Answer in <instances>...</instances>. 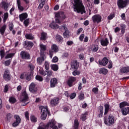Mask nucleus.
Here are the masks:
<instances>
[{"label":"nucleus","mask_w":129,"mask_h":129,"mask_svg":"<svg viewBox=\"0 0 129 129\" xmlns=\"http://www.w3.org/2000/svg\"><path fill=\"white\" fill-rule=\"evenodd\" d=\"M92 50L93 52H97L98 51V46L97 45H95L92 46Z\"/></svg>","instance_id":"37998d69"},{"label":"nucleus","mask_w":129,"mask_h":129,"mask_svg":"<svg viewBox=\"0 0 129 129\" xmlns=\"http://www.w3.org/2000/svg\"><path fill=\"white\" fill-rule=\"evenodd\" d=\"M11 62H12V59H9L5 61V66H10L11 64Z\"/></svg>","instance_id":"603ef678"},{"label":"nucleus","mask_w":129,"mask_h":129,"mask_svg":"<svg viewBox=\"0 0 129 129\" xmlns=\"http://www.w3.org/2000/svg\"><path fill=\"white\" fill-rule=\"evenodd\" d=\"M49 27L50 28H51V29H60V28L61 27V26L60 27H59V26H58V25H57L56 23H55V22H52L50 25H49Z\"/></svg>","instance_id":"412c9836"},{"label":"nucleus","mask_w":129,"mask_h":129,"mask_svg":"<svg viewBox=\"0 0 129 129\" xmlns=\"http://www.w3.org/2000/svg\"><path fill=\"white\" fill-rule=\"evenodd\" d=\"M48 39V36L47 35V33L45 32H42L40 37V40H42L43 41H46Z\"/></svg>","instance_id":"4be33fe9"},{"label":"nucleus","mask_w":129,"mask_h":129,"mask_svg":"<svg viewBox=\"0 0 129 129\" xmlns=\"http://www.w3.org/2000/svg\"><path fill=\"white\" fill-rule=\"evenodd\" d=\"M86 4L89 9H92V3H91V1L90 0H87L86 2Z\"/></svg>","instance_id":"e433bc0d"},{"label":"nucleus","mask_w":129,"mask_h":129,"mask_svg":"<svg viewBox=\"0 0 129 129\" xmlns=\"http://www.w3.org/2000/svg\"><path fill=\"white\" fill-rule=\"evenodd\" d=\"M108 63V59L106 57H104L101 60H99V64L102 66H106Z\"/></svg>","instance_id":"a211bd4d"},{"label":"nucleus","mask_w":129,"mask_h":129,"mask_svg":"<svg viewBox=\"0 0 129 129\" xmlns=\"http://www.w3.org/2000/svg\"><path fill=\"white\" fill-rule=\"evenodd\" d=\"M44 5H45V3L40 2V3L38 6V9H39V10L43 9V7H44Z\"/></svg>","instance_id":"69168bd1"},{"label":"nucleus","mask_w":129,"mask_h":129,"mask_svg":"<svg viewBox=\"0 0 129 129\" xmlns=\"http://www.w3.org/2000/svg\"><path fill=\"white\" fill-rule=\"evenodd\" d=\"M39 73H40L41 75H42L43 76H46V75H47V73L43 70H40L39 71Z\"/></svg>","instance_id":"49530a36"},{"label":"nucleus","mask_w":129,"mask_h":129,"mask_svg":"<svg viewBox=\"0 0 129 129\" xmlns=\"http://www.w3.org/2000/svg\"><path fill=\"white\" fill-rule=\"evenodd\" d=\"M40 48L41 49V51H46V50L47 49V46L44 45L43 44H40Z\"/></svg>","instance_id":"79ce46f5"},{"label":"nucleus","mask_w":129,"mask_h":129,"mask_svg":"<svg viewBox=\"0 0 129 129\" xmlns=\"http://www.w3.org/2000/svg\"><path fill=\"white\" fill-rule=\"evenodd\" d=\"M15 54L14 53H9L6 56H5V59H9V58H12V57H13V56Z\"/></svg>","instance_id":"5fc2aeb1"},{"label":"nucleus","mask_w":129,"mask_h":129,"mask_svg":"<svg viewBox=\"0 0 129 129\" xmlns=\"http://www.w3.org/2000/svg\"><path fill=\"white\" fill-rule=\"evenodd\" d=\"M45 59H46V56L45 55L42 54L41 55L40 57H39L37 59V62L38 65H41L42 63L45 61Z\"/></svg>","instance_id":"f3484780"},{"label":"nucleus","mask_w":129,"mask_h":129,"mask_svg":"<svg viewBox=\"0 0 129 129\" xmlns=\"http://www.w3.org/2000/svg\"><path fill=\"white\" fill-rule=\"evenodd\" d=\"M35 79H36V80H38V81H40V82L43 81V77L39 75H37L36 76Z\"/></svg>","instance_id":"3c124183"},{"label":"nucleus","mask_w":129,"mask_h":129,"mask_svg":"<svg viewBox=\"0 0 129 129\" xmlns=\"http://www.w3.org/2000/svg\"><path fill=\"white\" fill-rule=\"evenodd\" d=\"M88 115V112H86L84 114H82L81 115V119L83 120V121H85V120H86V116Z\"/></svg>","instance_id":"7c9ffc66"},{"label":"nucleus","mask_w":129,"mask_h":129,"mask_svg":"<svg viewBox=\"0 0 129 129\" xmlns=\"http://www.w3.org/2000/svg\"><path fill=\"white\" fill-rule=\"evenodd\" d=\"M108 72V71L107 70V69L102 68V69H100L99 73L100 74H103L104 75H106Z\"/></svg>","instance_id":"b1692460"},{"label":"nucleus","mask_w":129,"mask_h":129,"mask_svg":"<svg viewBox=\"0 0 129 129\" xmlns=\"http://www.w3.org/2000/svg\"><path fill=\"white\" fill-rule=\"evenodd\" d=\"M7 91H9V85H6L4 88V92L7 93Z\"/></svg>","instance_id":"052dcab7"},{"label":"nucleus","mask_w":129,"mask_h":129,"mask_svg":"<svg viewBox=\"0 0 129 129\" xmlns=\"http://www.w3.org/2000/svg\"><path fill=\"white\" fill-rule=\"evenodd\" d=\"M30 119L32 122H37V118L34 115H31Z\"/></svg>","instance_id":"a19ab883"},{"label":"nucleus","mask_w":129,"mask_h":129,"mask_svg":"<svg viewBox=\"0 0 129 129\" xmlns=\"http://www.w3.org/2000/svg\"><path fill=\"white\" fill-rule=\"evenodd\" d=\"M20 103H21L22 106H25L29 103V96L26 91L22 92L21 95L19 98Z\"/></svg>","instance_id":"f03ea898"},{"label":"nucleus","mask_w":129,"mask_h":129,"mask_svg":"<svg viewBox=\"0 0 129 129\" xmlns=\"http://www.w3.org/2000/svg\"><path fill=\"white\" fill-rule=\"evenodd\" d=\"M58 84V80L56 78H53L50 80V87L54 88Z\"/></svg>","instance_id":"f8f14e48"},{"label":"nucleus","mask_w":129,"mask_h":129,"mask_svg":"<svg viewBox=\"0 0 129 129\" xmlns=\"http://www.w3.org/2000/svg\"><path fill=\"white\" fill-rule=\"evenodd\" d=\"M51 50H52V51H53V52H54V53H57V52H58L59 51V48L57 46V45L53 44L51 46Z\"/></svg>","instance_id":"cd10ccee"},{"label":"nucleus","mask_w":129,"mask_h":129,"mask_svg":"<svg viewBox=\"0 0 129 129\" xmlns=\"http://www.w3.org/2000/svg\"><path fill=\"white\" fill-rule=\"evenodd\" d=\"M55 22L57 24H59V25H61L62 24V19H61V17H55Z\"/></svg>","instance_id":"4c0bfd02"},{"label":"nucleus","mask_w":129,"mask_h":129,"mask_svg":"<svg viewBox=\"0 0 129 129\" xmlns=\"http://www.w3.org/2000/svg\"><path fill=\"white\" fill-rule=\"evenodd\" d=\"M128 4V0H118L117 1V6L119 9H123L127 6Z\"/></svg>","instance_id":"39448f33"},{"label":"nucleus","mask_w":129,"mask_h":129,"mask_svg":"<svg viewBox=\"0 0 129 129\" xmlns=\"http://www.w3.org/2000/svg\"><path fill=\"white\" fill-rule=\"evenodd\" d=\"M49 128L50 127V126H47V124L45 127H42V126L40 125L37 129H46V128Z\"/></svg>","instance_id":"774afa93"},{"label":"nucleus","mask_w":129,"mask_h":129,"mask_svg":"<svg viewBox=\"0 0 129 129\" xmlns=\"http://www.w3.org/2000/svg\"><path fill=\"white\" fill-rule=\"evenodd\" d=\"M105 112L104 114H107V113L108 112L109 110V105L108 104H105Z\"/></svg>","instance_id":"58836bf2"},{"label":"nucleus","mask_w":129,"mask_h":129,"mask_svg":"<svg viewBox=\"0 0 129 129\" xmlns=\"http://www.w3.org/2000/svg\"><path fill=\"white\" fill-rule=\"evenodd\" d=\"M12 117H13V115L11 113H8L7 115V119L8 122H10L11 119H12Z\"/></svg>","instance_id":"c03bdc74"},{"label":"nucleus","mask_w":129,"mask_h":129,"mask_svg":"<svg viewBox=\"0 0 129 129\" xmlns=\"http://www.w3.org/2000/svg\"><path fill=\"white\" fill-rule=\"evenodd\" d=\"M28 68L30 69L31 71H33V70H34V68H35L34 65L32 63H30L28 65Z\"/></svg>","instance_id":"13d9d810"},{"label":"nucleus","mask_w":129,"mask_h":129,"mask_svg":"<svg viewBox=\"0 0 129 129\" xmlns=\"http://www.w3.org/2000/svg\"><path fill=\"white\" fill-rule=\"evenodd\" d=\"M129 104L126 102H123L119 104V107L121 109V108H125L124 106H128Z\"/></svg>","instance_id":"c85d7f7f"},{"label":"nucleus","mask_w":129,"mask_h":129,"mask_svg":"<svg viewBox=\"0 0 129 129\" xmlns=\"http://www.w3.org/2000/svg\"><path fill=\"white\" fill-rule=\"evenodd\" d=\"M100 42L102 46H107V45H108V39H107V38L102 39Z\"/></svg>","instance_id":"bb28decb"},{"label":"nucleus","mask_w":129,"mask_h":129,"mask_svg":"<svg viewBox=\"0 0 129 129\" xmlns=\"http://www.w3.org/2000/svg\"><path fill=\"white\" fill-rule=\"evenodd\" d=\"M92 20L93 23H99L101 22V17H93Z\"/></svg>","instance_id":"5701e85b"},{"label":"nucleus","mask_w":129,"mask_h":129,"mask_svg":"<svg viewBox=\"0 0 129 129\" xmlns=\"http://www.w3.org/2000/svg\"><path fill=\"white\" fill-rule=\"evenodd\" d=\"M99 112L103 114V106H101L99 107Z\"/></svg>","instance_id":"338daca9"},{"label":"nucleus","mask_w":129,"mask_h":129,"mask_svg":"<svg viewBox=\"0 0 129 129\" xmlns=\"http://www.w3.org/2000/svg\"><path fill=\"white\" fill-rule=\"evenodd\" d=\"M12 78V76L10 74V71L7 70H6L3 75V79L6 81H10Z\"/></svg>","instance_id":"0eeeda50"},{"label":"nucleus","mask_w":129,"mask_h":129,"mask_svg":"<svg viewBox=\"0 0 129 129\" xmlns=\"http://www.w3.org/2000/svg\"><path fill=\"white\" fill-rule=\"evenodd\" d=\"M65 14L63 12H59L55 14V17H64Z\"/></svg>","instance_id":"ea45409f"},{"label":"nucleus","mask_w":129,"mask_h":129,"mask_svg":"<svg viewBox=\"0 0 129 129\" xmlns=\"http://www.w3.org/2000/svg\"><path fill=\"white\" fill-rule=\"evenodd\" d=\"M17 3L18 9L20 11H21V12H23V11H24V7L21 6V1L20 0H17Z\"/></svg>","instance_id":"c756f323"},{"label":"nucleus","mask_w":129,"mask_h":129,"mask_svg":"<svg viewBox=\"0 0 129 129\" xmlns=\"http://www.w3.org/2000/svg\"><path fill=\"white\" fill-rule=\"evenodd\" d=\"M104 122L108 126L112 125L114 123V117L113 116H109L108 118H107V117H104Z\"/></svg>","instance_id":"20e7f679"},{"label":"nucleus","mask_w":129,"mask_h":129,"mask_svg":"<svg viewBox=\"0 0 129 129\" xmlns=\"http://www.w3.org/2000/svg\"><path fill=\"white\" fill-rule=\"evenodd\" d=\"M50 67L53 71H57L58 69H59L58 65L57 64H51Z\"/></svg>","instance_id":"f704fd0d"},{"label":"nucleus","mask_w":129,"mask_h":129,"mask_svg":"<svg viewBox=\"0 0 129 129\" xmlns=\"http://www.w3.org/2000/svg\"><path fill=\"white\" fill-rule=\"evenodd\" d=\"M22 59H30V54L27 51H22L20 53Z\"/></svg>","instance_id":"dca6fc26"},{"label":"nucleus","mask_w":129,"mask_h":129,"mask_svg":"<svg viewBox=\"0 0 129 129\" xmlns=\"http://www.w3.org/2000/svg\"><path fill=\"white\" fill-rule=\"evenodd\" d=\"M71 68L77 70L79 67V62L77 60H72L71 63Z\"/></svg>","instance_id":"2eb2a0df"},{"label":"nucleus","mask_w":129,"mask_h":129,"mask_svg":"<svg viewBox=\"0 0 129 129\" xmlns=\"http://www.w3.org/2000/svg\"><path fill=\"white\" fill-rule=\"evenodd\" d=\"M14 118H15V119H16V120L12 124V125L13 126L15 127L18 126V125H19V124L21 123V118L20 117V116H19V115H15L14 116Z\"/></svg>","instance_id":"ddd939ff"},{"label":"nucleus","mask_w":129,"mask_h":129,"mask_svg":"<svg viewBox=\"0 0 129 129\" xmlns=\"http://www.w3.org/2000/svg\"><path fill=\"white\" fill-rule=\"evenodd\" d=\"M55 39L57 42H63V37L59 35H56L55 36Z\"/></svg>","instance_id":"473e14b6"},{"label":"nucleus","mask_w":129,"mask_h":129,"mask_svg":"<svg viewBox=\"0 0 129 129\" xmlns=\"http://www.w3.org/2000/svg\"><path fill=\"white\" fill-rule=\"evenodd\" d=\"M41 109V119L42 120H45L47 117V114H49V111L48 110V107L40 106L39 107Z\"/></svg>","instance_id":"7ed1b4c3"},{"label":"nucleus","mask_w":129,"mask_h":129,"mask_svg":"<svg viewBox=\"0 0 129 129\" xmlns=\"http://www.w3.org/2000/svg\"><path fill=\"white\" fill-rule=\"evenodd\" d=\"M45 66V69L47 71L49 70V69L50 68V65L49 64V62L47 61H45L44 63Z\"/></svg>","instance_id":"de8ad7c7"},{"label":"nucleus","mask_w":129,"mask_h":129,"mask_svg":"<svg viewBox=\"0 0 129 129\" xmlns=\"http://www.w3.org/2000/svg\"><path fill=\"white\" fill-rule=\"evenodd\" d=\"M54 51H53V50H50L49 51V57L50 58H52L53 57V55H54Z\"/></svg>","instance_id":"680f3d73"},{"label":"nucleus","mask_w":129,"mask_h":129,"mask_svg":"<svg viewBox=\"0 0 129 129\" xmlns=\"http://www.w3.org/2000/svg\"><path fill=\"white\" fill-rule=\"evenodd\" d=\"M73 7L74 12H76L81 15L86 13L85 7H84L82 0H74Z\"/></svg>","instance_id":"f257e3e1"},{"label":"nucleus","mask_w":129,"mask_h":129,"mask_svg":"<svg viewBox=\"0 0 129 129\" xmlns=\"http://www.w3.org/2000/svg\"><path fill=\"white\" fill-rule=\"evenodd\" d=\"M26 80H27L28 81H30V80H31V79H32V73H28L26 75Z\"/></svg>","instance_id":"c9c22d12"},{"label":"nucleus","mask_w":129,"mask_h":129,"mask_svg":"<svg viewBox=\"0 0 129 129\" xmlns=\"http://www.w3.org/2000/svg\"><path fill=\"white\" fill-rule=\"evenodd\" d=\"M76 81V77H71L69 78L67 81V84L69 87H72V86L75 85L74 82Z\"/></svg>","instance_id":"6e6552de"},{"label":"nucleus","mask_w":129,"mask_h":129,"mask_svg":"<svg viewBox=\"0 0 129 129\" xmlns=\"http://www.w3.org/2000/svg\"><path fill=\"white\" fill-rule=\"evenodd\" d=\"M23 46L25 49H31V48L34 46V43H33L32 42L26 40L24 41Z\"/></svg>","instance_id":"1a4fd4ad"},{"label":"nucleus","mask_w":129,"mask_h":129,"mask_svg":"<svg viewBox=\"0 0 129 129\" xmlns=\"http://www.w3.org/2000/svg\"><path fill=\"white\" fill-rule=\"evenodd\" d=\"M79 125V122L78 121V120L75 119L74 120V129H78Z\"/></svg>","instance_id":"72a5a7b5"},{"label":"nucleus","mask_w":129,"mask_h":129,"mask_svg":"<svg viewBox=\"0 0 129 129\" xmlns=\"http://www.w3.org/2000/svg\"><path fill=\"white\" fill-rule=\"evenodd\" d=\"M59 29H64V32L63 34L64 38L67 39V38H69V37H70V33H69V31H68V29L65 25H61Z\"/></svg>","instance_id":"423d86ee"},{"label":"nucleus","mask_w":129,"mask_h":129,"mask_svg":"<svg viewBox=\"0 0 129 129\" xmlns=\"http://www.w3.org/2000/svg\"><path fill=\"white\" fill-rule=\"evenodd\" d=\"M29 23L30 22L29 21V19H27L24 21V24L26 27L29 25Z\"/></svg>","instance_id":"0e129e2a"},{"label":"nucleus","mask_w":129,"mask_h":129,"mask_svg":"<svg viewBox=\"0 0 129 129\" xmlns=\"http://www.w3.org/2000/svg\"><path fill=\"white\" fill-rule=\"evenodd\" d=\"M9 101L10 102H12V103H15L17 101V100L14 97H11L9 99Z\"/></svg>","instance_id":"6e6d98bb"},{"label":"nucleus","mask_w":129,"mask_h":129,"mask_svg":"<svg viewBox=\"0 0 129 129\" xmlns=\"http://www.w3.org/2000/svg\"><path fill=\"white\" fill-rule=\"evenodd\" d=\"M0 7H1L2 9H4L5 11L7 12L8 11V9L11 7V4L3 1L1 3Z\"/></svg>","instance_id":"9b49d317"},{"label":"nucleus","mask_w":129,"mask_h":129,"mask_svg":"<svg viewBox=\"0 0 129 129\" xmlns=\"http://www.w3.org/2000/svg\"><path fill=\"white\" fill-rule=\"evenodd\" d=\"M29 112L28 111H26L25 113V116L26 118V119H27V120H30V118H29Z\"/></svg>","instance_id":"4d7b16f0"},{"label":"nucleus","mask_w":129,"mask_h":129,"mask_svg":"<svg viewBox=\"0 0 129 129\" xmlns=\"http://www.w3.org/2000/svg\"><path fill=\"white\" fill-rule=\"evenodd\" d=\"M56 122L54 121H51L47 124V126H50L52 129H58V127L56 125Z\"/></svg>","instance_id":"6ab92c4d"},{"label":"nucleus","mask_w":129,"mask_h":129,"mask_svg":"<svg viewBox=\"0 0 129 129\" xmlns=\"http://www.w3.org/2000/svg\"><path fill=\"white\" fill-rule=\"evenodd\" d=\"M79 99L80 100H83V99H84V94L83 93V92H81L80 93V95L79 96Z\"/></svg>","instance_id":"a18cd8bd"},{"label":"nucleus","mask_w":129,"mask_h":129,"mask_svg":"<svg viewBox=\"0 0 129 129\" xmlns=\"http://www.w3.org/2000/svg\"><path fill=\"white\" fill-rule=\"evenodd\" d=\"M6 29H7V25H4L0 28V33L1 35H4L5 32H6Z\"/></svg>","instance_id":"2f4dec72"},{"label":"nucleus","mask_w":129,"mask_h":129,"mask_svg":"<svg viewBox=\"0 0 129 129\" xmlns=\"http://www.w3.org/2000/svg\"><path fill=\"white\" fill-rule=\"evenodd\" d=\"M59 103V98L55 97L51 100L50 102V106H56Z\"/></svg>","instance_id":"4468645a"},{"label":"nucleus","mask_w":129,"mask_h":129,"mask_svg":"<svg viewBox=\"0 0 129 129\" xmlns=\"http://www.w3.org/2000/svg\"><path fill=\"white\" fill-rule=\"evenodd\" d=\"M46 75L48 77H51V76H52V75H53V71H46Z\"/></svg>","instance_id":"8fccbe9b"},{"label":"nucleus","mask_w":129,"mask_h":129,"mask_svg":"<svg viewBox=\"0 0 129 129\" xmlns=\"http://www.w3.org/2000/svg\"><path fill=\"white\" fill-rule=\"evenodd\" d=\"M9 30L10 31H13L14 29V24L12 22H10L9 24Z\"/></svg>","instance_id":"864d4df0"},{"label":"nucleus","mask_w":129,"mask_h":129,"mask_svg":"<svg viewBox=\"0 0 129 129\" xmlns=\"http://www.w3.org/2000/svg\"><path fill=\"white\" fill-rule=\"evenodd\" d=\"M70 97L71 99H74V98H75V97H76V93H72L71 95L70 96Z\"/></svg>","instance_id":"e2e57ef3"},{"label":"nucleus","mask_w":129,"mask_h":129,"mask_svg":"<svg viewBox=\"0 0 129 129\" xmlns=\"http://www.w3.org/2000/svg\"><path fill=\"white\" fill-rule=\"evenodd\" d=\"M25 38L27 40H34V39H35V37L32 33L25 34Z\"/></svg>","instance_id":"a878e982"},{"label":"nucleus","mask_w":129,"mask_h":129,"mask_svg":"<svg viewBox=\"0 0 129 129\" xmlns=\"http://www.w3.org/2000/svg\"><path fill=\"white\" fill-rule=\"evenodd\" d=\"M80 73H81L80 71L75 70L72 73V74L73 75H74V76H76V75H80Z\"/></svg>","instance_id":"09e8293b"},{"label":"nucleus","mask_w":129,"mask_h":129,"mask_svg":"<svg viewBox=\"0 0 129 129\" xmlns=\"http://www.w3.org/2000/svg\"><path fill=\"white\" fill-rule=\"evenodd\" d=\"M0 55L1 56V59H3L5 57V51L1 50L0 51Z\"/></svg>","instance_id":"bf43d9fd"},{"label":"nucleus","mask_w":129,"mask_h":129,"mask_svg":"<svg viewBox=\"0 0 129 129\" xmlns=\"http://www.w3.org/2000/svg\"><path fill=\"white\" fill-rule=\"evenodd\" d=\"M29 90L30 92H32V93H36L38 90V89L36 87L35 83H32L29 86Z\"/></svg>","instance_id":"9d476101"},{"label":"nucleus","mask_w":129,"mask_h":129,"mask_svg":"<svg viewBox=\"0 0 129 129\" xmlns=\"http://www.w3.org/2000/svg\"><path fill=\"white\" fill-rule=\"evenodd\" d=\"M120 72H121V73H127V72H129V67H126L122 68L120 70Z\"/></svg>","instance_id":"393cba45"},{"label":"nucleus","mask_w":129,"mask_h":129,"mask_svg":"<svg viewBox=\"0 0 129 129\" xmlns=\"http://www.w3.org/2000/svg\"><path fill=\"white\" fill-rule=\"evenodd\" d=\"M121 111L123 115H126L129 114V107H125L121 109Z\"/></svg>","instance_id":"aec40b11"}]
</instances>
